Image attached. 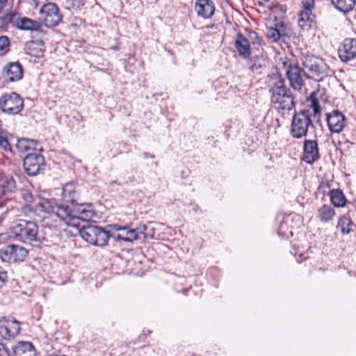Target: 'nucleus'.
Segmentation results:
<instances>
[{
	"instance_id": "obj_38",
	"label": "nucleus",
	"mask_w": 356,
	"mask_h": 356,
	"mask_svg": "<svg viewBox=\"0 0 356 356\" xmlns=\"http://www.w3.org/2000/svg\"><path fill=\"white\" fill-rule=\"evenodd\" d=\"M304 248L305 246H293L291 253L294 254L298 262H301L309 257V252L307 250L304 252Z\"/></svg>"
},
{
	"instance_id": "obj_23",
	"label": "nucleus",
	"mask_w": 356,
	"mask_h": 356,
	"mask_svg": "<svg viewBox=\"0 0 356 356\" xmlns=\"http://www.w3.org/2000/svg\"><path fill=\"white\" fill-rule=\"evenodd\" d=\"M109 227L110 225L104 228L95 225L93 245H106L109 239H113V229Z\"/></svg>"
},
{
	"instance_id": "obj_27",
	"label": "nucleus",
	"mask_w": 356,
	"mask_h": 356,
	"mask_svg": "<svg viewBox=\"0 0 356 356\" xmlns=\"http://www.w3.org/2000/svg\"><path fill=\"white\" fill-rule=\"evenodd\" d=\"M277 220H282L286 224H288L291 229L298 227L301 224V216L296 213L289 214L280 213L277 216Z\"/></svg>"
},
{
	"instance_id": "obj_32",
	"label": "nucleus",
	"mask_w": 356,
	"mask_h": 356,
	"mask_svg": "<svg viewBox=\"0 0 356 356\" xmlns=\"http://www.w3.org/2000/svg\"><path fill=\"white\" fill-rule=\"evenodd\" d=\"M95 225H88L87 227H83L79 229V237L82 238L85 241L88 243L90 245H93L94 243V235L95 233L94 232Z\"/></svg>"
},
{
	"instance_id": "obj_12",
	"label": "nucleus",
	"mask_w": 356,
	"mask_h": 356,
	"mask_svg": "<svg viewBox=\"0 0 356 356\" xmlns=\"http://www.w3.org/2000/svg\"><path fill=\"white\" fill-rule=\"evenodd\" d=\"M282 65L286 67V75L291 86L294 90H300L304 84L303 76H306L307 73L297 65H288L287 61L282 62Z\"/></svg>"
},
{
	"instance_id": "obj_43",
	"label": "nucleus",
	"mask_w": 356,
	"mask_h": 356,
	"mask_svg": "<svg viewBox=\"0 0 356 356\" xmlns=\"http://www.w3.org/2000/svg\"><path fill=\"white\" fill-rule=\"evenodd\" d=\"M22 195L26 202H32L34 200L33 195L29 191H23Z\"/></svg>"
},
{
	"instance_id": "obj_51",
	"label": "nucleus",
	"mask_w": 356,
	"mask_h": 356,
	"mask_svg": "<svg viewBox=\"0 0 356 356\" xmlns=\"http://www.w3.org/2000/svg\"><path fill=\"white\" fill-rule=\"evenodd\" d=\"M73 241L76 243L77 241V239L74 238V239H73Z\"/></svg>"
},
{
	"instance_id": "obj_39",
	"label": "nucleus",
	"mask_w": 356,
	"mask_h": 356,
	"mask_svg": "<svg viewBox=\"0 0 356 356\" xmlns=\"http://www.w3.org/2000/svg\"><path fill=\"white\" fill-rule=\"evenodd\" d=\"M15 240H17L15 235L12 233V229L10 232L0 234V244L4 243L6 245H14Z\"/></svg>"
},
{
	"instance_id": "obj_14",
	"label": "nucleus",
	"mask_w": 356,
	"mask_h": 356,
	"mask_svg": "<svg viewBox=\"0 0 356 356\" xmlns=\"http://www.w3.org/2000/svg\"><path fill=\"white\" fill-rule=\"evenodd\" d=\"M28 252L24 246H6L0 250V258L5 262L22 261Z\"/></svg>"
},
{
	"instance_id": "obj_28",
	"label": "nucleus",
	"mask_w": 356,
	"mask_h": 356,
	"mask_svg": "<svg viewBox=\"0 0 356 356\" xmlns=\"http://www.w3.org/2000/svg\"><path fill=\"white\" fill-rule=\"evenodd\" d=\"M336 9L347 14L355 8L356 0H331Z\"/></svg>"
},
{
	"instance_id": "obj_35",
	"label": "nucleus",
	"mask_w": 356,
	"mask_h": 356,
	"mask_svg": "<svg viewBox=\"0 0 356 356\" xmlns=\"http://www.w3.org/2000/svg\"><path fill=\"white\" fill-rule=\"evenodd\" d=\"M276 222L278 224L277 227V234L282 238H289L290 236H293V231L291 229L288 224H286L282 220H277L276 218Z\"/></svg>"
},
{
	"instance_id": "obj_3",
	"label": "nucleus",
	"mask_w": 356,
	"mask_h": 356,
	"mask_svg": "<svg viewBox=\"0 0 356 356\" xmlns=\"http://www.w3.org/2000/svg\"><path fill=\"white\" fill-rule=\"evenodd\" d=\"M284 82L279 73L273 74L269 80L271 105L282 116L288 114L295 106L293 94Z\"/></svg>"
},
{
	"instance_id": "obj_19",
	"label": "nucleus",
	"mask_w": 356,
	"mask_h": 356,
	"mask_svg": "<svg viewBox=\"0 0 356 356\" xmlns=\"http://www.w3.org/2000/svg\"><path fill=\"white\" fill-rule=\"evenodd\" d=\"M320 157L318 146L316 140H305L303 146L302 160L309 164H312Z\"/></svg>"
},
{
	"instance_id": "obj_9",
	"label": "nucleus",
	"mask_w": 356,
	"mask_h": 356,
	"mask_svg": "<svg viewBox=\"0 0 356 356\" xmlns=\"http://www.w3.org/2000/svg\"><path fill=\"white\" fill-rule=\"evenodd\" d=\"M40 19L45 26L54 27L62 21L63 15L56 3H47L40 10Z\"/></svg>"
},
{
	"instance_id": "obj_17",
	"label": "nucleus",
	"mask_w": 356,
	"mask_h": 356,
	"mask_svg": "<svg viewBox=\"0 0 356 356\" xmlns=\"http://www.w3.org/2000/svg\"><path fill=\"white\" fill-rule=\"evenodd\" d=\"M346 117L338 110H334L326 115V120L330 131L339 134L346 126Z\"/></svg>"
},
{
	"instance_id": "obj_20",
	"label": "nucleus",
	"mask_w": 356,
	"mask_h": 356,
	"mask_svg": "<svg viewBox=\"0 0 356 356\" xmlns=\"http://www.w3.org/2000/svg\"><path fill=\"white\" fill-rule=\"evenodd\" d=\"M46 51L44 42L42 40H30L26 42L24 51L35 58H42Z\"/></svg>"
},
{
	"instance_id": "obj_44",
	"label": "nucleus",
	"mask_w": 356,
	"mask_h": 356,
	"mask_svg": "<svg viewBox=\"0 0 356 356\" xmlns=\"http://www.w3.org/2000/svg\"><path fill=\"white\" fill-rule=\"evenodd\" d=\"M51 217V216L43 218L42 221V225L43 227H51V225H50V224L49 222V219H50Z\"/></svg>"
},
{
	"instance_id": "obj_45",
	"label": "nucleus",
	"mask_w": 356,
	"mask_h": 356,
	"mask_svg": "<svg viewBox=\"0 0 356 356\" xmlns=\"http://www.w3.org/2000/svg\"><path fill=\"white\" fill-rule=\"evenodd\" d=\"M6 355H7V350L6 349L4 345L0 343V356Z\"/></svg>"
},
{
	"instance_id": "obj_29",
	"label": "nucleus",
	"mask_w": 356,
	"mask_h": 356,
	"mask_svg": "<svg viewBox=\"0 0 356 356\" xmlns=\"http://www.w3.org/2000/svg\"><path fill=\"white\" fill-rule=\"evenodd\" d=\"M330 200L333 205L337 207H343L346 203V199L342 191L333 189L330 192Z\"/></svg>"
},
{
	"instance_id": "obj_6",
	"label": "nucleus",
	"mask_w": 356,
	"mask_h": 356,
	"mask_svg": "<svg viewBox=\"0 0 356 356\" xmlns=\"http://www.w3.org/2000/svg\"><path fill=\"white\" fill-rule=\"evenodd\" d=\"M38 232V225L32 221L26 220H20L19 222L12 227V233L16 239L23 243L40 241L37 237Z\"/></svg>"
},
{
	"instance_id": "obj_15",
	"label": "nucleus",
	"mask_w": 356,
	"mask_h": 356,
	"mask_svg": "<svg viewBox=\"0 0 356 356\" xmlns=\"http://www.w3.org/2000/svg\"><path fill=\"white\" fill-rule=\"evenodd\" d=\"M314 0H302V10L299 13L298 25L304 31L311 29L313 23L312 10L314 8Z\"/></svg>"
},
{
	"instance_id": "obj_49",
	"label": "nucleus",
	"mask_w": 356,
	"mask_h": 356,
	"mask_svg": "<svg viewBox=\"0 0 356 356\" xmlns=\"http://www.w3.org/2000/svg\"><path fill=\"white\" fill-rule=\"evenodd\" d=\"M277 73H279V74L281 75L280 72L277 71V68H275V72H273V73H272V76H273V74H274V75H276V74H277ZM268 77H271V76H270V75H268ZM270 78H269V79H268V81L270 80ZM268 87H270V86H269V85H268Z\"/></svg>"
},
{
	"instance_id": "obj_30",
	"label": "nucleus",
	"mask_w": 356,
	"mask_h": 356,
	"mask_svg": "<svg viewBox=\"0 0 356 356\" xmlns=\"http://www.w3.org/2000/svg\"><path fill=\"white\" fill-rule=\"evenodd\" d=\"M334 215V209L329 205L324 204L318 209V216L322 222L331 220Z\"/></svg>"
},
{
	"instance_id": "obj_40",
	"label": "nucleus",
	"mask_w": 356,
	"mask_h": 356,
	"mask_svg": "<svg viewBox=\"0 0 356 356\" xmlns=\"http://www.w3.org/2000/svg\"><path fill=\"white\" fill-rule=\"evenodd\" d=\"M86 3V0H66L67 8L80 10Z\"/></svg>"
},
{
	"instance_id": "obj_16",
	"label": "nucleus",
	"mask_w": 356,
	"mask_h": 356,
	"mask_svg": "<svg viewBox=\"0 0 356 356\" xmlns=\"http://www.w3.org/2000/svg\"><path fill=\"white\" fill-rule=\"evenodd\" d=\"M339 57L343 63L356 58V39L346 38L338 49Z\"/></svg>"
},
{
	"instance_id": "obj_52",
	"label": "nucleus",
	"mask_w": 356,
	"mask_h": 356,
	"mask_svg": "<svg viewBox=\"0 0 356 356\" xmlns=\"http://www.w3.org/2000/svg\"><path fill=\"white\" fill-rule=\"evenodd\" d=\"M136 251H140V250L139 248L136 249Z\"/></svg>"
},
{
	"instance_id": "obj_2",
	"label": "nucleus",
	"mask_w": 356,
	"mask_h": 356,
	"mask_svg": "<svg viewBox=\"0 0 356 356\" xmlns=\"http://www.w3.org/2000/svg\"><path fill=\"white\" fill-rule=\"evenodd\" d=\"M310 108L296 111L293 114L290 132L294 138L306 136L309 127L313 126V121L317 123L321 121V109L314 93L310 95Z\"/></svg>"
},
{
	"instance_id": "obj_25",
	"label": "nucleus",
	"mask_w": 356,
	"mask_h": 356,
	"mask_svg": "<svg viewBox=\"0 0 356 356\" xmlns=\"http://www.w3.org/2000/svg\"><path fill=\"white\" fill-rule=\"evenodd\" d=\"M15 26L21 30L27 31H39L42 27L40 22L26 17L16 18Z\"/></svg>"
},
{
	"instance_id": "obj_48",
	"label": "nucleus",
	"mask_w": 356,
	"mask_h": 356,
	"mask_svg": "<svg viewBox=\"0 0 356 356\" xmlns=\"http://www.w3.org/2000/svg\"><path fill=\"white\" fill-rule=\"evenodd\" d=\"M6 212H3L0 213V225L2 223V222L6 218Z\"/></svg>"
},
{
	"instance_id": "obj_31",
	"label": "nucleus",
	"mask_w": 356,
	"mask_h": 356,
	"mask_svg": "<svg viewBox=\"0 0 356 356\" xmlns=\"http://www.w3.org/2000/svg\"><path fill=\"white\" fill-rule=\"evenodd\" d=\"M138 234V239L143 238H153L155 233V229L152 227V224L149 222L147 225H140L137 227Z\"/></svg>"
},
{
	"instance_id": "obj_34",
	"label": "nucleus",
	"mask_w": 356,
	"mask_h": 356,
	"mask_svg": "<svg viewBox=\"0 0 356 356\" xmlns=\"http://www.w3.org/2000/svg\"><path fill=\"white\" fill-rule=\"evenodd\" d=\"M16 14L12 11L5 13L0 16V29L5 30L9 24L15 25Z\"/></svg>"
},
{
	"instance_id": "obj_26",
	"label": "nucleus",
	"mask_w": 356,
	"mask_h": 356,
	"mask_svg": "<svg viewBox=\"0 0 356 356\" xmlns=\"http://www.w3.org/2000/svg\"><path fill=\"white\" fill-rule=\"evenodd\" d=\"M16 181L12 176L0 177V195H6L15 192Z\"/></svg>"
},
{
	"instance_id": "obj_1",
	"label": "nucleus",
	"mask_w": 356,
	"mask_h": 356,
	"mask_svg": "<svg viewBox=\"0 0 356 356\" xmlns=\"http://www.w3.org/2000/svg\"><path fill=\"white\" fill-rule=\"evenodd\" d=\"M39 207L44 212L48 214H54L68 226L74 227H79L80 220H87L92 213L90 209H82L83 206L70 209L67 204H58L54 199L42 200L39 203Z\"/></svg>"
},
{
	"instance_id": "obj_42",
	"label": "nucleus",
	"mask_w": 356,
	"mask_h": 356,
	"mask_svg": "<svg viewBox=\"0 0 356 356\" xmlns=\"http://www.w3.org/2000/svg\"><path fill=\"white\" fill-rule=\"evenodd\" d=\"M8 273L1 266H0V289L2 288L8 281Z\"/></svg>"
},
{
	"instance_id": "obj_53",
	"label": "nucleus",
	"mask_w": 356,
	"mask_h": 356,
	"mask_svg": "<svg viewBox=\"0 0 356 356\" xmlns=\"http://www.w3.org/2000/svg\"><path fill=\"white\" fill-rule=\"evenodd\" d=\"M264 1H267V0H264Z\"/></svg>"
},
{
	"instance_id": "obj_21",
	"label": "nucleus",
	"mask_w": 356,
	"mask_h": 356,
	"mask_svg": "<svg viewBox=\"0 0 356 356\" xmlns=\"http://www.w3.org/2000/svg\"><path fill=\"white\" fill-rule=\"evenodd\" d=\"M195 10L197 16L208 19L213 15L215 6L211 0H197Z\"/></svg>"
},
{
	"instance_id": "obj_8",
	"label": "nucleus",
	"mask_w": 356,
	"mask_h": 356,
	"mask_svg": "<svg viewBox=\"0 0 356 356\" xmlns=\"http://www.w3.org/2000/svg\"><path fill=\"white\" fill-rule=\"evenodd\" d=\"M61 196V204H67L70 209L75 208L77 209L80 206H85L83 207L82 209H84L85 210L90 209L92 211V216L87 220H86V222L91 220L92 218L95 216V212L91 204L77 203L79 194L76 190L75 186L72 183H67L63 187Z\"/></svg>"
},
{
	"instance_id": "obj_36",
	"label": "nucleus",
	"mask_w": 356,
	"mask_h": 356,
	"mask_svg": "<svg viewBox=\"0 0 356 356\" xmlns=\"http://www.w3.org/2000/svg\"><path fill=\"white\" fill-rule=\"evenodd\" d=\"M245 36L250 41V44L260 46L264 43L262 38L256 31L250 29H245Z\"/></svg>"
},
{
	"instance_id": "obj_33",
	"label": "nucleus",
	"mask_w": 356,
	"mask_h": 356,
	"mask_svg": "<svg viewBox=\"0 0 356 356\" xmlns=\"http://www.w3.org/2000/svg\"><path fill=\"white\" fill-rule=\"evenodd\" d=\"M38 144L37 140L28 138H21L17 140L16 147L19 152H26L31 149H35Z\"/></svg>"
},
{
	"instance_id": "obj_50",
	"label": "nucleus",
	"mask_w": 356,
	"mask_h": 356,
	"mask_svg": "<svg viewBox=\"0 0 356 356\" xmlns=\"http://www.w3.org/2000/svg\"><path fill=\"white\" fill-rule=\"evenodd\" d=\"M122 251L129 253L130 251H132V249L124 248V249H122Z\"/></svg>"
},
{
	"instance_id": "obj_5",
	"label": "nucleus",
	"mask_w": 356,
	"mask_h": 356,
	"mask_svg": "<svg viewBox=\"0 0 356 356\" xmlns=\"http://www.w3.org/2000/svg\"><path fill=\"white\" fill-rule=\"evenodd\" d=\"M302 65L307 71L306 78L316 81H322L329 76L330 69L322 58L314 56H307L302 60Z\"/></svg>"
},
{
	"instance_id": "obj_37",
	"label": "nucleus",
	"mask_w": 356,
	"mask_h": 356,
	"mask_svg": "<svg viewBox=\"0 0 356 356\" xmlns=\"http://www.w3.org/2000/svg\"><path fill=\"white\" fill-rule=\"evenodd\" d=\"M352 226L351 220L346 216H343L340 218L337 227L343 234H346L350 232Z\"/></svg>"
},
{
	"instance_id": "obj_22",
	"label": "nucleus",
	"mask_w": 356,
	"mask_h": 356,
	"mask_svg": "<svg viewBox=\"0 0 356 356\" xmlns=\"http://www.w3.org/2000/svg\"><path fill=\"white\" fill-rule=\"evenodd\" d=\"M234 47L238 54L244 58H248L251 56L250 44L246 36L238 32L236 34L234 41Z\"/></svg>"
},
{
	"instance_id": "obj_47",
	"label": "nucleus",
	"mask_w": 356,
	"mask_h": 356,
	"mask_svg": "<svg viewBox=\"0 0 356 356\" xmlns=\"http://www.w3.org/2000/svg\"><path fill=\"white\" fill-rule=\"evenodd\" d=\"M143 157L145 159H147V158L154 159L155 157L154 154H150L147 152H143Z\"/></svg>"
},
{
	"instance_id": "obj_10",
	"label": "nucleus",
	"mask_w": 356,
	"mask_h": 356,
	"mask_svg": "<svg viewBox=\"0 0 356 356\" xmlns=\"http://www.w3.org/2000/svg\"><path fill=\"white\" fill-rule=\"evenodd\" d=\"M45 161L40 153H29L24 159V171L29 176H35L45 169Z\"/></svg>"
},
{
	"instance_id": "obj_4",
	"label": "nucleus",
	"mask_w": 356,
	"mask_h": 356,
	"mask_svg": "<svg viewBox=\"0 0 356 356\" xmlns=\"http://www.w3.org/2000/svg\"><path fill=\"white\" fill-rule=\"evenodd\" d=\"M269 19H273L275 26L268 28V40L278 41L282 37L286 35V26L282 21L286 11V7L275 5L269 8Z\"/></svg>"
},
{
	"instance_id": "obj_11",
	"label": "nucleus",
	"mask_w": 356,
	"mask_h": 356,
	"mask_svg": "<svg viewBox=\"0 0 356 356\" xmlns=\"http://www.w3.org/2000/svg\"><path fill=\"white\" fill-rule=\"evenodd\" d=\"M110 228L113 229V241L115 243H131L138 239L137 227L131 228L130 225L121 226L118 224H110Z\"/></svg>"
},
{
	"instance_id": "obj_7",
	"label": "nucleus",
	"mask_w": 356,
	"mask_h": 356,
	"mask_svg": "<svg viewBox=\"0 0 356 356\" xmlns=\"http://www.w3.org/2000/svg\"><path fill=\"white\" fill-rule=\"evenodd\" d=\"M24 108V99L15 92L2 95L0 97V111L10 115L19 113Z\"/></svg>"
},
{
	"instance_id": "obj_41",
	"label": "nucleus",
	"mask_w": 356,
	"mask_h": 356,
	"mask_svg": "<svg viewBox=\"0 0 356 356\" xmlns=\"http://www.w3.org/2000/svg\"><path fill=\"white\" fill-rule=\"evenodd\" d=\"M10 40L6 35L0 36V52L4 54L9 49Z\"/></svg>"
},
{
	"instance_id": "obj_24",
	"label": "nucleus",
	"mask_w": 356,
	"mask_h": 356,
	"mask_svg": "<svg viewBox=\"0 0 356 356\" xmlns=\"http://www.w3.org/2000/svg\"><path fill=\"white\" fill-rule=\"evenodd\" d=\"M13 356H35V350L30 341H18L13 348Z\"/></svg>"
},
{
	"instance_id": "obj_18",
	"label": "nucleus",
	"mask_w": 356,
	"mask_h": 356,
	"mask_svg": "<svg viewBox=\"0 0 356 356\" xmlns=\"http://www.w3.org/2000/svg\"><path fill=\"white\" fill-rule=\"evenodd\" d=\"M3 78L7 82L19 81L23 77V67L19 62L9 63L2 70Z\"/></svg>"
},
{
	"instance_id": "obj_13",
	"label": "nucleus",
	"mask_w": 356,
	"mask_h": 356,
	"mask_svg": "<svg viewBox=\"0 0 356 356\" xmlns=\"http://www.w3.org/2000/svg\"><path fill=\"white\" fill-rule=\"evenodd\" d=\"M20 332V323L13 317H3L0 320V336L6 339H14Z\"/></svg>"
},
{
	"instance_id": "obj_46",
	"label": "nucleus",
	"mask_w": 356,
	"mask_h": 356,
	"mask_svg": "<svg viewBox=\"0 0 356 356\" xmlns=\"http://www.w3.org/2000/svg\"><path fill=\"white\" fill-rule=\"evenodd\" d=\"M8 0H0V13H1L3 9L6 6Z\"/></svg>"
}]
</instances>
